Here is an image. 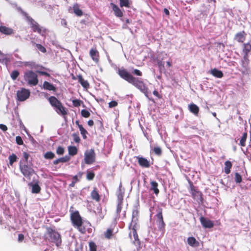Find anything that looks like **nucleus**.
<instances>
[{
	"instance_id": "nucleus-21",
	"label": "nucleus",
	"mask_w": 251,
	"mask_h": 251,
	"mask_svg": "<svg viewBox=\"0 0 251 251\" xmlns=\"http://www.w3.org/2000/svg\"><path fill=\"white\" fill-rule=\"evenodd\" d=\"M188 244L192 247H198L200 246V243L194 237H189L187 238Z\"/></svg>"
},
{
	"instance_id": "nucleus-25",
	"label": "nucleus",
	"mask_w": 251,
	"mask_h": 251,
	"mask_svg": "<svg viewBox=\"0 0 251 251\" xmlns=\"http://www.w3.org/2000/svg\"><path fill=\"white\" fill-rule=\"evenodd\" d=\"M43 88L45 90H50V91H55L56 90V88L55 86L52 84L50 83L48 81H44L43 85Z\"/></svg>"
},
{
	"instance_id": "nucleus-48",
	"label": "nucleus",
	"mask_w": 251,
	"mask_h": 251,
	"mask_svg": "<svg viewBox=\"0 0 251 251\" xmlns=\"http://www.w3.org/2000/svg\"><path fill=\"white\" fill-rule=\"evenodd\" d=\"M82 102V101L81 100H77V99L74 100L72 101L73 105L75 107H77L80 106Z\"/></svg>"
},
{
	"instance_id": "nucleus-36",
	"label": "nucleus",
	"mask_w": 251,
	"mask_h": 251,
	"mask_svg": "<svg viewBox=\"0 0 251 251\" xmlns=\"http://www.w3.org/2000/svg\"><path fill=\"white\" fill-rule=\"evenodd\" d=\"M8 159L9 160V164L12 166L13 163L17 161L18 157L14 153H12L9 156Z\"/></svg>"
},
{
	"instance_id": "nucleus-44",
	"label": "nucleus",
	"mask_w": 251,
	"mask_h": 251,
	"mask_svg": "<svg viewBox=\"0 0 251 251\" xmlns=\"http://www.w3.org/2000/svg\"><path fill=\"white\" fill-rule=\"evenodd\" d=\"M132 233L133 235V237L134 239V244H139L140 243V241L138 238V235L137 232V230H132Z\"/></svg>"
},
{
	"instance_id": "nucleus-16",
	"label": "nucleus",
	"mask_w": 251,
	"mask_h": 251,
	"mask_svg": "<svg viewBox=\"0 0 251 251\" xmlns=\"http://www.w3.org/2000/svg\"><path fill=\"white\" fill-rule=\"evenodd\" d=\"M0 32L6 35H11L14 33V30L12 28L4 25L0 26Z\"/></svg>"
},
{
	"instance_id": "nucleus-14",
	"label": "nucleus",
	"mask_w": 251,
	"mask_h": 251,
	"mask_svg": "<svg viewBox=\"0 0 251 251\" xmlns=\"http://www.w3.org/2000/svg\"><path fill=\"white\" fill-rule=\"evenodd\" d=\"M90 55L92 60L98 63L100 61L99 52L97 50L96 48H92L90 50Z\"/></svg>"
},
{
	"instance_id": "nucleus-7",
	"label": "nucleus",
	"mask_w": 251,
	"mask_h": 251,
	"mask_svg": "<svg viewBox=\"0 0 251 251\" xmlns=\"http://www.w3.org/2000/svg\"><path fill=\"white\" fill-rule=\"evenodd\" d=\"M96 153L93 149L87 151L84 153V161L87 164H92L95 162Z\"/></svg>"
},
{
	"instance_id": "nucleus-8",
	"label": "nucleus",
	"mask_w": 251,
	"mask_h": 251,
	"mask_svg": "<svg viewBox=\"0 0 251 251\" xmlns=\"http://www.w3.org/2000/svg\"><path fill=\"white\" fill-rule=\"evenodd\" d=\"M30 94L28 89L22 88L17 92V100L20 101H25L29 97Z\"/></svg>"
},
{
	"instance_id": "nucleus-18",
	"label": "nucleus",
	"mask_w": 251,
	"mask_h": 251,
	"mask_svg": "<svg viewBox=\"0 0 251 251\" xmlns=\"http://www.w3.org/2000/svg\"><path fill=\"white\" fill-rule=\"evenodd\" d=\"M91 197L92 200L96 202H99L100 200V197L96 187H94L91 193Z\"/></svg>"
},
{
	"instance_id": "nucleus-47",
	"label": "nucleus",
	"mask_w": 251,
	"mask_h": 251,
	"mask_svg": "<svg viewBox=\"0 0 251 251\" xmlns=\"http://www.w3.org/2000/svg\"><path fill=\"white\" fill-rule=\"evenodd\" d=\"M81 114L84 118H88L90 116V113L86 109H82L81 111Z\"/></svg>"
},
{
	"instance_id": "nucleus-62",
	"label": "nucleus",
	"mask_w": 251,
	"mask_h": 251,
	"mask_svg": "<svg viewBox=\"0 0 251 251\" xmlns=\"http://www.w3.org/2000/svg\"><path fill=\"white\" fill-rule=\"evenodd\" d=\"M157 64H158L159 68L160 70H161L162 68H164V64L161 61H158Z\"/></svg>"
},
{
	"instance_id": "nucleus-15",
	"label": "nucleus",
	"mask_w": 251,
	"mask_h": 251,
	"mask_svg": "<svg viewBox=\"0 0 251 251\" xmlns=\"http://www.w3.org/2000/svg\"><path fill=\"white\" fill-rule=\"evenodd\" d=\"M110 5L112 7V10L114 11L115 15L117 17H122L123 16V13L120 8L115 4L111 3Z\"/></svg>"
},
{
	"instance_id": "nucleus-22",
	"label": "nucleus",
	"mask_w": 251,
	"mask_h": 251,
	"mask_svg": "<svg viewBox=\"0 0 251 251\" xmlns=\"http://www.w3.org/2000/svg\"><path fill=\"white\" fill-rule=\"evenodd\" d=\"M78 80L84 88L87 89L89 88L90 84L89 82L87 80H85L81 75L78 76Z\"/></svg>"
},
{
	"instance_id": "nucleus-46",
	"label": "nucleus",
	"mask_w": 251,
	"mask_h": 251,
	"mask_svg": "<svg viewBox=\"0 0 251 251\" xmlns=\"http://www.w3.org/2000/svg\"><path fill=\"white\" fill-rule=\"evenodd\" d=\"M37 48L42 52L45 53L47 51L46 49L40 44H36L35 45Z\"/></svg>"
},
{
	"instance_id": "nucleus-34",
	"label": "nucleus",
	"mask_w": 251,
	"mask_h": 251,
	"mask_svg": "<svg viewBox=\"0 0 251 251\" xmlns=\"http://www.w3.org/2000/svg\"><path fill=\"white\" fill-rule=\"evenodd\" d=\"M251 51V45L250 43L244 44L243 51L246 55H247L250 51Z\"/></svg>"
},
{
	"instance_id": "nucleus-57",
	"label": "nucleus",
	"mask_w": 251,
	"mask_h": 251,
	"mask_svg": "<svg viewBox=\"0 0 251 251\" xmlns=\"http://www.w3.org/2000/svg\"><path fill=\"white\" fill-rule=\"evenodd\" d=\"M118 105V102L115 100H112L109 102L108 106L109 108H113L117 106Z\"/></svg>"
},
{
	"instance_id": "nucleus-29",
	"label": "nucleus",
	"mask_w": 251,
	"mask_h": 251,
	"mask_svg": "<svg viewBox=\"0 0 251 251\" xmlns=\"http://www.w3.org/2000/svg\"><path fill=\"white\" fill-rule=\"evenodd\" d=\"M78 149L75 146H70L68 147V153L71 156H74L77 153Z\"/></svg>"
},
{
	"instance_id": "nucleus-10",
	"label": "nucleus",
	"mask_w": 251,
	"mask_h": 251,
	"mask_svg": "<svg viewBox=\"0 0 251 251\" xmlns=\"http://www.w3.org/2000/svg\"><path fill=\"white\" fill-rule=\"evenodd\" d=\"M156 223L158 227L160 229H163L165 228L166 224L163 220V217L162 214V209L159 208L157 210V213L156 214Z\"/></svg>"
},
{
	"instance_id": "nucleus-45",
	"label": "nucleus",
	"mask_w": 251,
	"mask_h": 251,
	"mask_svg": "<svg viewBox=\"0 0 251 251\" xmlns=\"http://www.w3.org/2000/svg\"><path fill=\"white\" fill-rule=\"evenodd\" d=\"M65 152L64 148L61 146H58L56 149V152L57 154L61 155L64 154Z\"/></svg>"
},
{
	"instance_id": "nucleus-50",
	"label": "nucleus",
	"mask_w": 251,
	"mask_h": 251,
	"mask_svg": "<svg viewBox=\"0 0 251 251\" xmlns=\"http://www.w3.org/2000/svg\"><path fill=\"white\" fill-rule=\"evenodd\" d=\"M123 203H117V209H116V213L118 216H120V214L121 212Z\"/></svg>"
},
{
	"instance_id": "nucleus-6",
	"label": "nucleus",
	"mask_w": 251,
	"mask_h": 251,
	"mask_svg": "<svg viewBox=\"0 0 251 251\" xmlns=\"http://www.w3.org/2000/svg\"><path fill=\"white\" fill-rule=\"evenodd\" d=\"M20 169L22 174L27 178L30 179L31 176L34 174L32 168L27 164L21 162Z\"/></svg>"
},
{
	"instance_id": "nucleus-58",
	"label": "nucleus",
	"mask_w": 251,
	"mask_h": 251,
	"mask_svg": "<svg viewBox=\"0 0 251 251\" xmlns=\"http://www.w3.org/2000/svg\"><path fill=\"white\" fill-rule=\"evenodd\" d=\"M132 73L137 76H141L142 75V73L138 69H134Z\"/></svg>"
},
{
	"instance_id": "nucleus-24",
	"label": "nucleus",
	"mask_w": 251,
	"mask_h": 251,
	"mask_svg": "<svg viewBox=\"0 0 251 251\" xmlns=\"http://www.w3.org/2000/svg\"><path fill=\"white\" fill-rule=\"evenodd\" d=\"M189 109L191 113L195 115H198L200 110L199 107L194 103L189 105Z\"/></svg>"
},
{
	"instance_id": "nucleus-13",
	"label": "nucleus",
	"mask_w": 251,
	"mask_h": 251,
	"mask_svg": "<svg viewBox=\"0 0 251 251\" xmlns=\"http://www.w3.org/2000/svg\"><path fill=\"white\" fill-rule=\"evenodd\" d=\"M53 108L58 114L62 116H65L68 114V110L63 105L62 103Z\"/></svg>"
},
{
	"instance_id": "nucleus-43",
	"label": "nucleus",
	"mask_w": 251,
	"mask_h": 251,
	"mask_svg": "<svg viewBox=\"0 0 251 251\" xmlns=\"http://www.w3.org/2000/svg\"><path fill=\"white\" fill-rule=\"evenodd\" d=\"M71 158L68 155H65L63 157L59 158V163H66L70 161Z\"/></svg>"
},
{
	"instance_id": "nucleus-52",
	"label": "nucleus",
	"mask_w": 251,
	"mask_h": 251,
	"mask_svg": "<svg viewBox=\"0 0 251 251\" xmlns=\"http://www.w3.org/2000/svg\"><path fill=\"white\" fill-rule=\"evenodd\" d=\"M72 136L73 137L74 141L77 143H78L80 141V138L77 133H73L72 135Z\"/></svg>"
},
{
	"instance_id": "nucleus-28",
	"label": "nucleus",
	"mask_w": 251,
	"mask_h": 251,
	"mask_svg": "<svg viewBox=\"0 0 251 251\" xmlns=\"http://www.w3.org/2000/svg\"><path fill=\"white\" fill-rule=\"evenodd\" d=\"M232 164L230 161H226L225 162L224 171L226 174H229L230 173V169L232 168Z\"/></svg>"
},
{
	"instance_id": "nucleus-55",
	"label": "nucleus",
	"mask_w": 251,
	"mask_h": 251,
	"mask_svg": "<svg viewBox=\"0 0 251 251\" xmlns=\"http://www.w3.org/2000/svg\"><path fill=\"white\" fill-rule=\"evenodd\" d=\"M36 73H38L40 75H45V76H48V77H50V74L49 73H48L47 72H44V71H40V70H36Z\"/></svg>"
},
{
	"instance_id": "nucleus-17",
	"label": "nucleus",
	"mask_w": 251,
	"mask_h": 251,
	"mask_svg": "<svg viewBox=\"0 0 251 251\" xmlns=\"http://www.w3.org/2000/svg\"><path fill=\"white\" fill-rule=\"evenodd\" d=\"M246 33L244 31L237 33L235 36V40L238 42L243 43L246 39Z\"/></svg>"
},
{
	"instance_id": "nucleus-9",
	"label": "nucleus",
	"mask_w": 251,
	"mask_h": 251,
	"mask_svg": "<svg viewBox=\"0 0 251 251\" xmlns=\"http://www.w3.org/2000/svg\"><path fill=\"white\" fill-rule=\"evenodd\" d=\"M190 193L193 198L198 202H202L203 198L201 192L196 189L192 183L190 184Z\"/></svg>"
},
{
	"instance_id": "nucleus-4",
	"label": "nucleus",
	"mask_w": 251,
	"mask_h": 251,
	"mask_svg": "<svg viewBox=\"0 0 251 251\" xmlns=\"http://www.w3.org/2000/svg\"><path fill=\"white\" fill-rule=\"evenodd\" d=\"M24 78L25 80L30 86H35L39 82L37 75L31 70L25 72L24 73Z\"/></svg>"
},
{
	"instance_id": "nucleus-42",
	"label": "nucleus",
	"mask_w": 251,
	"mask_h": 251,
	"mask_svg": "<svg viewBox=\"0 0 251 251\" xmlns=\"http://www.w3.org/2000/svg\"><path fill=\"white\" fill-rule=\"evenodd\" d=\"M95 173L93 171H88L87 173L86 178L89 180H92L95 177Z\"/></svg>"
},
{
	"instance_id": "nucleus-5",
	"label": "nucleus",
	"mask_w": 251,
	"mask_h": 251,
	"mask_svg": "<svg viewBox=\"0 0 251 251\" xmlns=\"http://www.w3.org/2000/svg\"><path fill=\"white\" fill-rule=\"evenodd\" d=\"M24 15L26 17L27 21L30 25L32 30L34 32H37L39 34L43 35V33L46 32V29L42 30L40 25L31 17L29 16L26 13H25Z\"/></svg>"
},
{
	"instance_id": "nucleus-39",
	"label": "nucleus",
	"mask_w": 251,
	"mask_h": 251,
	"mask_svg": "<svg viewBox=\"0 0 251 251\" xmlns=\"http://www.w3.org/2000/svg\"><path fill=\"white\" fill-rule=\"evenodd\" d=\"M19 75H20V73L18 71L14 70L11 73L10 76L13 80H15L17 78V77L19 76Z\"/></svg>"
},
{
	"instance_id": "nucleus-49",
	"label": "nucleus",
	"mask_w": 251,
	"mask_h": 251,
	"mask_svg": "<svg viewBox=\"0 0 251 251\" xmlns=\"http://www.w3.org/2000/svg\"><path fill=\"white\" fill-rule=\"evenodd\" d=\"M117 201L118 203H123V201H124V194L122 192H120L117 195Z\"/></svg>"
},
{
	"instance_id": "nucleus-53",
	"label": "nucleus",
	"mask_w": 251,
	"mask_h": 251,
	"mask_svg": "<svg viewBox=\"0 0 251 251\" xmlns=\"http://www.w3.org/2000/svg\"><path fill=\"white\" fill-rule=\"evenodd\" d=\"M24 157V163L27 164L29 158V154L26 152H24L23 153Z\"/></svg>"
},
{
	"instance_id": "nucleus-31",
	"label": "nucleus",
	"mask_w": 251,
	"mask_h": 251,
	"mask_svg": "<svg viewBox=\"0 0 251 251\" xmlns=\"http://www.w3.org/2000/svg\"><path fill=\"white\" fill-rule=\"evenodd\" d=\"M41 189L40 186L37 183L32 185V193L38 194L40 192Z\"/></svg>"
},
{
	"instance_id": "nucleus-35",
	"label": "nucleus",
	"mask_w": 251,
	"mask_h": 251,
	"mask_svg": "<svg viewBox=\"0 0 251 251\" xmlns=\"http://www.w3.org/2000/svg\"><path fill=\"white\" fill-rule=\"evenodd\" d=\"M113 230L111 228H108L104 232V235L106 239H110L113 236Z\"/></svg>"
},
{
	"instance_id": "nucleus-37",
	"label": "nucleus",
	"mask_w": 251,
	"mask_h": 251,
	"mask_svg": "<svg viewBox=\"0 0 251 251\" xmlns=\"http://www.w3.org/2000/svg\"><path fill=\"white\" fill-rule=\"evenodd\" d=\"M79 129L80 131V133L84 139L87 138L86 134H88L87 130L83 127L82 126H79Z\"/></svg>"
},
{
	"instance_id": "nucleus-30",
	"label": "nucleus",
	"mask_w": 251,
	"mask_h": 251,
	"mask_svg": "<svg viewBox=\"0 0 251 251\" xmlns=\"http://www.w3.org/2000/svg\"><path fill=\"white\" fill-rule=\"evenodd\" d=\"M119 1L120 7H130L131 2L129 0H119Z\"/></svg>"
},
{
	"instance_id": "nucleus-61",
	"label": "nucleus",
	"mask_w": 251,
	"mask_h": 251,
	"mask_svg": "<svg viewBox=\"0 0 251 251\" xmlns=\"http://www.w3.org/2000/svg\"><path fill=\"white\" fill-rule=\"evenodd\" d=\"M0 129L3 131H6L7 130V127L5 125L0 124Z\"/></svg>"
},
{
	"instance_id": "nucleus-54",
	"label": "nucleus",
	"mask_w": 251,
	"mask_h": 251,
	"mask_svg": "<svg viewBox=\"0 0 251 251\" xmlns=\"http://www.w3.org/2000/svg\"><path fill=\"white\" fill-rule=\"evenodd\" d=\"M16 143L19 145H22L24 144L23 141L20 136H16Z\"/></svg>"
},
{
	"instance_id": "nucleus-51",
	"label": "nucleus",
	"mask_w": 251,
	"mask_h": 251,
	"mask_svg": "<svg viewBox=\"0 0 251 251\" xmlns=\"http://www.w3.org/2000/svg\"><path fill=\"white\" fill-rule=\"evenodd\" d=\"M32 68L33 69H34L35 70V71H36V70H40V71H42V70H46L47 69L44 67V66H42V65H38V64H34L33 66H32Z\"/></svg>"
},
{
	"instance_id": "nucleus-12",
	"label": "nucleus",
	"mask_w": 251,
	"mask_h": 251,
	"mask_svg": "<svg viewBox=\"0 0 251 251\" xmlns=\"http://www.w3.org/2000/svg\"><path fill=\"white\" fill-rule=\"evenodd\" d=\"M137 159L139 165L141 167L148 168L151 166L150 162L147 159L143 157L137 156Z\"/></svg>"
},
{
	"instance_id": "nucleus-2",
	"label": "nucleus",
	"mask_w": 251,
	"mask_h": 251,
	"mask_svg": "<svg viewBox=\"0 0 251 251\" xmlns=\"http://www.w3.org/2000/svg\"><path fill=\"white\" fill-rule=\"evenodd\" d=\"M46 230L45 234V240L55 244L57 247L60 246L62 243L61 236L60 233L50 227H47Z\"/></svg>"
},
{
	"instance_id": "nucleus-26",
	"label": "nucleus",
	"mask_w": 251,
	"mask_h": 251,
	"mask_svg": "<svg viewBox=\"0 0 251 251\" xmlns=\"http://www.w3.org/2000/svg\"><path fill=\"white\" fill-rule=\"evenodd\" d=\"M210 73L214 76L219 78H222L224 76L223 72L216 68L211 70Z\"/></svg>"
},
{
	"instance_id": "nucleus-23",
	"label": "nucleus",
	"mask_w": 251,
	"mask_h": 251,
	"mask_svg": "<svg viewBox=\"0 0 251 251\" xmlns=\"http://www.w3.org/2000/svg\"><path fill=\"white\" fill-rule=\"evenodd\" d=\"M73 9L74 13L77 16L80 17L83 15V11L79 8V5L78 3L74 4Z\"/></svg>"
},
{
	"instance_id": "nucleus-59",
	"label": "nucleus",
	"mask_w": 251,
	"mask_h": 251,
	"mask_svg": "<svg viewBox=\"0 0 251 251\" xmlns=\"http://www.w3.org/2000/svg\"><path fill=\"white\" fill-rule=\"evenodd\" d=\"M153 94L156 96L158 99H160L162 98V96L160 95L158 92L155 90L153 91Z\"/></svg>"
},
{
	"instance_id": "nucleus-33",
	"label": "nucleus",
	"mask_w": 251,
	"mask_h": 251,
	"mask_svg": "<svg viewBox=\"0 0 251 251\" xmlns=\"http://www.w3.org/2000/svg\"><path fill=\"white\" fill-rule=\"evenodd\" d=\"M55 156V154L52 151H47L44 154V157L46 159H52Z\"/></svg>"
},
{
	"instance_id": "nucleus-63",
	"label": "nucleus",
	"mask_w": 251,
	"mask_h": 251,
	"mask_svg": "<svg viewBox=\"0 0 251 251\" xmlns=\"http://www.w3.org/2000/svg\"><path fill=\"white\" fill-rule=\"evenodd\" d=\"M88 125L90 126H92L94 125V121L92 120H90L88 121Z\"/></svg>"
},
{
	"instance_id": "nucleus-11",
	"label": "nucleus",
	"mask_w": 251,
	"mask_h": 251,
	"mask_svg": "<svg viewBox=\"0 0 251 251\" xmlns=\"http://www.w3.org/2000/svg\"><path fill=\"white\" fill-rule=\"evenodd\" d=\"M200 221L202 226L204 228H210L214 226L213 221L203 216L200 217Z\"/></svg>"
},
{
	"instance_id": "nucleus-64",
	"label": "nucleus",
	"mask_w": 251,
	"mask_h": 251,
	"mask_svg": "<svg viewBox=\"0 0 251 251\" xmlns=\"http://www.w3.org/2000/svg\"><path fill=\"white\" fill-rule=\"evenodd\" d=\"M73 181H75V183H76L78 181L77 176L75 175L73 176Z\"/></svg>"
},
{
	"instance_id": "nucleus-20",
	"label": "nucleus",
	"mask_w": 251,
	"mask_h": 251,
	"mask_svg": "<svg viewBox=\"0 0 251 251\" xmlns=\"http://www.w3.org/2000/svg\"><path fill=\"white\" fill-rule=\"evenodd\" d=\"M50 104L52 107L55 108L56 106H58L61 103H62L59 100H58L54 96H50L48 99Z\"/></svg>"
},
{
	"instance_id": "nucleus-3",
	"label": "nucleus",
	"mask_w": 251,
	"mask_h": 251,
	"mask_svg": "<svg viewBox=\"0 0 251 251\" xmlns=\"http://www.w3.org/2000/svg\"><path fill=\"white\" fill-rule=\"evenodd\" d=\"M71 220L73 226L82 234H85L86 231L85 227L82 226L83 221L78 211H75L71 214Z\"/></svg>"
},
{
	"instance_id": "nucleus-19",
	"label": "nucleus",
	"mask_w": 251,
	"mask_h": 251,
	"mask_svg": "<svg viewBox=\"0 0 251 251\" xmlns=\"http://www.w3.org/2000/svg\"><path fill=\"white\" fill-rule=\"evenodd\" d=\"M151 188L150 191H152L157 196L159 193V190L158 188V183L154 180H151L150 181Z\"/></svg>"
},
{
	"instance_id": "nucleus-41",
	"label": "nucleus",
	"mask_w": 251,
	"mask_h": 251,
	"mask_svg": "<svg viewBox=\"0 0 251 251\" xmlns=\"http://www.w3.org/2000/svg\"><path fill=\"white\" fill-rule=\"evenodd\" d=\"M234 180L236 183H241L242 180V176L238 173H235Z\"/></svg>"
},
{
	"instance_id": "nucleus-38",
	"label": "nucleus",
	"mask_w": 251,
	"mask_h": 251,
	"mask_svg": "<svg viewBox=\"0 0 251 251\" xmlns=\"http://www.w3.org/2000/svg\"><path fill=\"white\" fill-rule=\"evenodd\" d=\"M89 251H97V246L93 241L89 243Z\"/></svg>"
},
{
	"instance_id": "nucleus-32",
	"label": "nucleus",
	"mask_w": 251,
	"mask_h": 251,
	"mask_svg": "<svg viewBox=\"0 0 251 251\" xmlns=\"http://www.w3.org/2000/svg\"><path fill=\"white\" fill-rule=\"evenodd\" d=\"M247 138V133L244 132L243 134L242 137L240 140V145L242 147H245L246 146V141Z\"/></svg>"
},
{
	"instance_id": "nucleus-60",
	"label": "nucleus",
	"mask_w": 251,
	"mask_h": 251,
	"mask_svg": "<svg viewBox=\"0 0 251 251\" xmlns=\"http://www.w3.org/2000/svg\"><path fill=\"white\" fill-rule=\"evenodd\" d=\"M24 238H25V236H24V234H19L18 235V240L19 242H22L24 240Z\"/></svg>"
},
{
	"instance_id": "nucleus-27",
	"label": "nucleus",
	"mask_w": 251,
	"mask_h": 251,
	"mask_svg": "<svg viewBox=\"0 0 251 251\" xmlns=\"http://www.w3.org/2000/svg\"><path fill=\"white\" fill-rule=\"evenodd\" d=\"M138 219L135 220H132L129 226V228L132 230H137L139 227V225L138 224Z\"/></svg>"
},
{
	"instance_id": "nucleus-40",
	"label": "nucleus",
	"mask_w": 251,
	"mask_h": 251,
	"mask_svg": "<svg viewBox=\"0 0 251 251\" xmlns=\"http://www.w3.org/2000/svg\"><path fill=\"white\" fill-rule=\"evenodd\" d=\"M153 151L156 155L158 156L161 155L162 152L161 149L158 146L154 147L153 149Z\"/></svg>"
},
{
	"instance_id": "nucleus-56",
	"label": "nucleus",
	"mask_w": 251,
	"mask_h": 251,
	"mask_svg": "<svg viewBox=\"0 0 251 251\" xmlns=\"http://www.w3.org/2000/svg\"><path fill=\"white\" fill-rule=\"evenodd\" d=\"M138 211L134 210L132 211V220H135L138 218Z\"/></svg>"
},
{
	"instance_id": "nucleus-1",
	"label": "nucleus",
	"mask_w": 251,
	"mask_h": 251,
	"mask_svg": "<svg viewBox=\"0 0 251 251\" xmlns=\"http://www.w3.org/2000/svg\"><path fill=\"white\" fill-rule=\"evenodd\" d=\"M117 73L122 78L138 88L145 94L147 98L151 100L149 96L148 88L142 78L134 77L123 67L119 68Z\"/></svg>"
}]
</instances>
